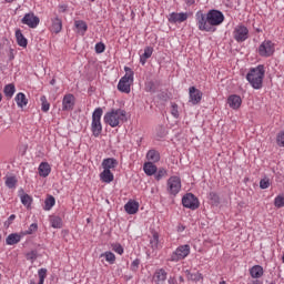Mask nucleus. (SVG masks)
Returning a JSON list of instances; mask_svg holds the SVG:
<instances>
[{
    "instance_id": "nucleus-1",
    "label": "nucleus",
    "mask_w": 284,
    "mask_h": 284,
    "mask_svg": "<svg viewBox=\"0 0 284 284\" xmlns=\"http://www.w3.org/2000/svg\"><path fill=\"white\" fill-rule=\"evenodd\" d=\"M195 21L201 32H216V26L225 21V16L219 10H210L206 14L203 11L195 13Z\"/></svg>"
},
{
    "instance_id": "nucleus-2",
    "label": "nucleus",
    "mask_w": 284,
    "mask_h": 284,
    "mask_svg": "<svg viewBox=\"0 0 284 284\" xmlns=\"http://www.w3.org/2000/svg\"><path fill=\"white\" fill-rule=\"evenodd\" d=\"M263 79H265V65L263 64L250 69L246 74V81H248L254 90L263 88Z\"/></svg>"
},
{
    "instance_id": "nucleus-3",
    "label": "nucleus",
    "mask_w": 284,
    "mask_h": 284,
    "mask_svg": "<svg viewBox=\"0 0 284 284\" xmlns=\"http://www.w3.org/2000/svg\"><path fill=\"white\" fill-rule=\"evenodd\" d=\"M126 112L125 110L112 109L111 111L104 114V123L110 125L111 128H119L123 121H125Z\"/></svg>"
},
{
    "instance_id": "nucleus-4",
    "label": "nucleus",
    "mask_w": 284,
    "mask_h": 284,
    "mask_svg": "<svg viewBox=\"0 0 284 284\" xmlns=\"http://www.w3.org/2000/svg\"><path fill=\"white\" fill-rule=\"evenodd\" d=\"M125 74L120 79L118 83V90L130 94V87L134 83V71L130 67L124 68Z\"/></svg>"
},
{
    "instance_id": "nucleus-5",
    "label": "nucleus",
    "mask_w": 284,
    "mask_h": 284,
    "mask_svg": "<svg viewBox=\"0 0 284 284\" xmlns=\"http://www.w3.org/2000/svg\"><path fill=\"white\" fill-rule=\"evenodd\" d=\"M191 247L190 244H183L178 246L168 257L170 263H179V261H184L190 256Z\"/></svg>"
},
{
    "instance_id": "nucleus-6",
    "label": "nucleus",
    "mask_w": 284,
    "mask_h": 284,
    "mask_svg": "<svg viewBox=\"0 0 284 284\" xmlns=\"http://www.w3.org/2000/svg\"><path fill=\"white\" fill-rule=\"evenodd\" d=\"M103 116V109L97 108L92 113L91 132L93 136H100L103 132V125L101 124V118Z\"/></svg>"
},
{
    "instance_id": "nucleus-7",
    "label": "nucleus",
    "mask_w": 284,
    "mask_h": 284,
    "mask_svg": "<svg viewBox=\"0 0 284 284\" xmlns=\"http://www.w3.org/2000/svg\"><path fill=\"white\" fill-rule=\"evenodd\" d=\"M275 51L276 48L274 45V42H272L271 40H264L257 48V54L260 57H263L264 59L272 57Z\"/></svg>"
},
{
    "instance_id": "nucleus-8",
    "label": "nucleus",
    "mask_w": 284,
    "mask_h": 284,
    "mask_svg": "<svg viewBox=\"0 0 284 284\" xmlns=\"http://www.w3.org/2000/svg\"><path fill=\"white\" fill-rule=\"evenodd\" d=\"M166 192L172 196H176L181 192V178L171 176L166 182Z\"/></svg>"
},
{
    "instance_id": "nucleus-9",
    "label": "nucleus",
    "mask_w": 284,
    "mask_h": 284,
    "mask_svg": "<svg viewBox=\"0 0 284 284\" xmlns=\"http://www.w3.org/2000/svg\"><path fill=\"white\" fill-rule=\"evenodd\" d=\"M49 23H50L49 30H50V32H53L54 34H59V32H61L63 30V20H61L59 14H57V12H54L50 17Z\"/></svg>"
},
{
    "instance_id": "nucleus-10",
    "label": "nucleus",
    "mask_w": 284,
    "mask_h": 284,
    "mask_svg": "<svg viewBox=\"0 0 284 284\" xmlns=\"http://www.w3.org/2000/svg\"><path fill=\"white\" fill-rule=\"evenodd\" d=\"M182 205L183 207H186L187 210H199V199L194 196L192 193H186L182 197Z\"/></svg>"
},
{
    "instance_id": "nucleus-11",
    "label": "nucleus",
    "mask_w": 284,
    "mask_h": 284,
    "mask_svg": "<svg viewBox=\"0 0 284 284\" xmlns=\"http://www.w3.org/2000/svg\"><path fill=\"white\" fill-rule=\"evenodd\" d=\"M248 34H250V30H247V27L243 24H239L237 27H235L233 31V37L235 41H237L239 43H243V41H247Z\"/></svg>"
},
{
    "instance_id": "nucleus-12",
    "label": "nucleus",
    "mask_w": 284,
    "mask_h": 284,
    "mask_svg": "<svg viewBox=\"0 0 284 284\" xmlns=\"http://www.w3.org/2000/svg\"><path fill=\"white\" fill-rule=\"evenodd\" d=\"M21 23H23V26H28V28L34 29L39 26V23H41V20L31 12L24 14V17L21 19Z\"/></svg>"
},
{
    "instance_id": "nucleus-13",
    "label": "nucleus",
    "mask_w": 284,
    "mask_h": 284,
    "mask_svg": "<svg viewBox=\"0 0 284 284\" xmlns=\"http://www.w3.org/2000/svg\"><path fill=\"white\" fill-rule=\"evenodd\" d=\"M202 99L203 92H201V90L195 87L189 88V102L192 103V105H199Z\"/></svg>"
},
{
    "instance_id": "nucleus-14",
    "label": "nucleus",
    "mask_w": 284,
    "mask_h": 284,
    "mask_svg": "<svg viewBox=\"0 0 284 284\" xmlns=\"http://www.w3.org/2000/svg\"><path fill=\"white\" fill-rule=\"evenodd\" d=\"M190 14L187 12H172L168 17V21L170 23L176 24V23H183L184 21H187Z\"/></svg>"
},
{
    "instance_id": "nucleus-15",
    "label": "nucleus",
    "mask_w": 284,
    "mask_h": 284,
    "mask_svg": "<svg viewBox=\"0 0 284 284\" xmlns=\"http://www.w3.org/2000/svg\"><path fill=\"white\" fill-rule=\"evenodd\" d=\"M74 95L72 93L65 94L62 100L63 112H72L74 110Z\"/></svg>"
},
{
    "instance_id": "nucleus-16",
    "label": "nucleus",
    "mask_w": 284,
    "mask_h": 284,
    "mask_svg": "<svg viewBox=\"0 0 284 284\" xmlns=\"http://www.w3.org/2000/svg\"><path fill=\"white\" fill-rule=\"evenodd\" d=\"M243 103V100L237 94H232L227 98V104L232 110H239Z\"/></svg>"
},
{
    "instance_id": "nucleus-17",
    "label": "nucleus",
    "mask_w": 284,
    "mask_h": 284,
    "mask_svg": "<svg viewBox=\"0 0 284 284\" xmlns=\"http://www.w3.org/2000/svg\"><path fill=\"white\" fill-rule=\"evenodd\" d=\"M38 170H39V175L42 176V179L50 176V173L52 172V168L48 162L40 163Z\"/></svg>"
},
{
    "instance_id": "nucleus-18",
    "label": "nucleus",
    "mask_w": 284,
    "mask_h": 284,
    "mask_svg": "<svg viewBox=\"0 0 284 284\" xmlns=\"http://www.w3.org/2000/svg\"><path fill=\"white\" fill-rule=\"evenodd\" d=\"M23 237V233H11L7 236L6 243L8 245H17V243H21V239Z\"/></svg>"
},
{
    "instance_id": "nucleus-19",
    "label": "nucleus",
    "mask_w": 284,
    "mask_h": 284,
    "mask_svg": "<svg viewBox=\"0 0 284 284\" xmlns=\"http://www.w3.org/2000/svg\"><path fill=\"white\" fill-rule=\"evenodd\" d=\"M146 160L149 163H159L161 161V153L154 149H151L146 153Z\"/></svg>"
},
{
    "instance_id": "nucleus-20",
    "label": "nucleus",
    "mask_w": 284,
    "mask_h": 284,
    "mask_svg": "<svg viewBox=\"0 0 284 284\" xmlns=\"http://www.w3.org/2000/svg\"><path fill=\"white\" fill-rule=\"evenodd\" d=\"M74 28L75 32H78V34H81V37H83L85 32H88V23L83 20H75Z\"/></svg>"
},
{
    "instance_id": "nucleus-21",
    "label": "nucleus",
    "mask_w": 284,
    "mask_h": 284,
    "mask_svg": "<svg viewBox=\"0 0 284 284\" xmlns=\"http://www.w3.org/2000/svg\"><path fill=\"white\" fill-rule=\"evenodd\" d=\"M119 165V162L114 158H106L102 161L103 170H114Z\"/></svg>"
},
{
    "instance_id": "nucleus-22",
    "label": "nucleus",
    "mask_w": 284,
    "mask_h": 284,
    "mask_svg": "<svg viewBox=\"0 0 284 284\" xmlns=\"http://www.w3.org/2000/svg\"><path fill=\"white\" fill-rule=\"evenodd\" d=\"M124 210L126 214H136L139 212V202L136 201H129L124 205Z\"/></svg>"
},
{
    "instance_id": "nucleus-23",
    "label": "nucleus",
    "mask_w": 284,
    "mask_h": 284,
    "mask_svg": "<svg viewBox=\"0 0 284 284\" xmlns=\"http://www.w3.org/2000/svg\"><path fill=\"white\" fill-rule=\"evenodd\" d=\"M143 170L146 176H154L155 172L158 171V168L154 164V162H145L143 165Z\"/></svg>"
},
{
    "instance_id": "nucleus-24",
    "label": "nucleus",
    "mask_w": 284,
    "mask_h": 284,
    "mask_svg": "<svg viewBox=\"0 0 284 284\" xmlns=\"http://www.w3.org/2000/svg\"><path fill=\"white\" fill-rule=\"evenodd\" d=\"M154 278L156 284L164 283V281L168 280V272H165L163 268H160L155 271Z\"/></svg>"
},
{
    "instance_id": "nucleus-25",
    "label": "nucleus",
    "mask_w": 284,
    "mask_h": 284,
    "mask_svg": "<svg viewBox=\"0 0 284 284\" xmlns=\"http://www.w3.org/2000/svg\"><path fill=\"white\" fill-rule=\"evenodd\" d=\"M154 52V49L152 47H146L144 49V53L142 55H140V63L142 65H145V63H148V59H150V57H152Z\"/></svg>"
},
{
    "instance_id": "nucleus-26",
    "label": "nucleus",
    "mask_w": 284,
    "mask_h": 284,
    "mask_svg": "<svg viewBox=\"0 0 284 284\" xmlns=\"http://www.w3.org/2000/svg\"><path fill=\"white\" fill-rule=\"evenodd\" d=\"M100 179L103 183H112V181H114V174L110 170H103L102 173H100Z\"/></svg>"
},
{
    "instance_id": "nucleus-27",
    "label": "nucleus",
    "mask_w": 284,
    "mask_h": 284,
    "mask_svg": "<svg viewBox=\"0 0 284 284\" xmlns=\"http://www.w3.org/2000/svg\"><path fill=\"white\" fill-rule=\"evenodd\" d=\"M250 274L252 278H261L264 274L263 266L254 265L250 268Z\"/></svg>"
},
{
    "instance_id": "nucleus-28",
    "label": "nucleus",
    "mask_w": 284,
    "mask_h": 284,
    "mask_svg": "<svg viewBox=\"0 0 284 284\" xmlns=\"http://www.w3.org/2000/svg\"><path fill=\"white\" fill-rule=\"evenodd\" d=\"M16 39H17V43H18V45H20V48H28V39H26L23 33L19 29L16 31Z\"/></svg>"
},
{
    "instance_id": "nucleus-29",
    "label": "nucleus",
    "mask_w": 284,
    "mask_h": 284,
    "mask_svg": "<svg viewBox=\"0 0 284 284\" xmlns=\"http://www.w3.org/2000/svg\"><path fill=\"white\" fill-rule=\"evenodd\" d=\"M16 103H17L18 108H26V105H28V98H26L23 92H19L16 95Z\"/></svg>"
},
{
    "instance_id": "nucleus-30",
    "label": "nucleus",
    "mask_w": 284,
    "mask_h": 284,
    "mask_svg": "<svg viewBox=\"0 0 284 284\" xmlns=\"http://www.w3.org/2000/svg\"><path fill=\"white\" fill-rule=\"evenodd\" d=\"M101 258H105L106 263H110V265H114L116 262V255L114 253L106 251L100 255Z\"/></svg>"
},
{
    "instance_id": "nucleus-31",
    "label": "nucleus",
    "mask_w": 284,
    "mask_h": 284,
    "mask_svg": "<svg viewBox=\"0 0 284 284\" xmlns=\"http://www.w3.org/2000/svg\"><path fill=\"white\" fill-rule=\"evenodd\" d=\"M14 92H17V88H14V84L12 83L7 84L3 89V93L7 99H12V97H14Z\"/></svg>"
},
{
    "instance_id": "nucleus-32",
    "label": "nucleus",
    "mask_w": 284,
    "mask_h": 284,
    "mask_svg": "<svg viewBox=\"0 0 284 284\" xmlns=\"http://www.w3.org/2000/svg\"><path fill=\"white\" fill-rule=\"evenodd\" d=\"M159 233L152 232V236H150V247L152 250H159Z\"/></svg>"
},
{
    "instance_id": "nucleus-33",
    "label": "nucleus",
    "mask_w": 284,
    "mask_h": 284,
    "mask_svg": "<svg viewBox=\"0 0 284 284\" xmlns=\"http://www.w3.org/2000/svg\"><path fill=\"white\" fill-rule=\"evenodd\" d=\"M55 203H57V200L54 199V196L49 195L44 201V210L47 212H50V210L54 207Z\"/></svg>"
},
{
    "instance_id": "nucleus-34",
    "label": "nucleus",
    "mask_w": 284,
    "mask_h": 284,
    "mask_svg": "<svg viewBox=\"0 0 284 284\" xmlns=\"http://www.w3.org/2000/svg\"><path fill=\"white\" fill-rule=\"evenodd\" d=\"M38 276H39V283L38 284H43L45 282V276H48V268H40L38 271ZM30 284H36L34 280H31Z\"/></svg>"
},
{
    "instance_id": "nucleus-35",
    "label": "nucleus",
    "mask_w": 284,
    "mask_h": 284,
    "mask_svg": "<svg viewBox=\"0 0 284 284\" xmlns=\"http://www.w3.org/2000/svg\"><path fill=\"white\" fill-rule=\"evenodd\" d=\"M189 281H193L194 283H199V281H203V274L201 273H191L190 271H186Z\"/></svg>"
},
{
    "instance_id": "nucleus-36",
    "label": "nucleus",
    "mask_w": 284,
    "mask_h": 284,
    "mask_svg": "<svg viewBox=\"0 0 284 284\" xmlns=\"http://www.w3.org/2000/svg\"><path fill=\"white\" fill-rule=\"evenodd\" d=\"M20 201L26 207H30L32 205V196H30L29 194H22L20 196Z\"/></svg>"
},
{
    "instance_id": "nucleus-37",
    "label": "nucleus",
    "mask_w": 284,
    "mask_h": 284,
    "mask_svg": "<svg viewBox=\"0 0 284 284\" xmlns=\"http://www.w3.org/2000/svg\"><path fill=\"white\" fill-rule=\"evenodd\" d=\"M6 185L9 190L17 187V176H8L6 178Z\"/></svg>"
},
{
    "instance_id": "nucleus-38",
    "label": "nucleus",
    "mask_w": 284,
    "mask_h": 284,
    "mask_svg": "<svg viewBox=\"0 0 284 284\" xmlns=\"http://www.w3.org/2000/svg\"><path fill=\"white\" fill-rule=\"evenodd\" d=\"M62 225H63V222H62L61 217H59V216L51 217V227L59 230L62 227Z\"/></svg>"
},
{
    "instance_id": "nucleus-39",
    "label": "nucleus",
    "mask_w": 284,
    "mask_h": 284,
    "mask_svg": "<svg viewBox=\"0 0 284 284\" xmlns=\"http://www.w3.org/2000/svg\"><path fill=\"white\" fill-rule=\"evenodd\" d=\"M41 110L42 112H49L50 111V102H48V98L45 95H41Z\"/></svg>"
},
{
    "instance_id": "nucleus-40",
    "label": "nucleus",
    "mask_w": 284,
    "mask_h": 284,
    "mask_svg": "<svg viewBox=\"0 0 284 284\" xmlns=\"http://www.w3.org/2000/svg\"><path fill=\"white\" fill-rule=\"evenodd\" d=\"M168 176V170L160 168L155 172V181H161V179Z\"/></svg>"
},
{
    "instance_id": "nucleus-41",
    "label": "nucleus",
    "mask_w": 284,
    "mask_h": 284,
    "mask_svg": "<svg viewBox=\"0 0 284 284\" xmlns=\"http://www.w3.org/2000/svg\"><path fill=\"white\" fill-rule=\"evenodd\" d=\"M39 230V225L37 223H32L29 229L22 232L23 236H28V234H34Z\"/></svg>"
},
{
    "instance_id": "nucleus-42",
    "label": "nucleus",
    "mask_w": 284,
    "mask_h": 284,
    "mask_svg": "<svg viewBox=\"0 0 284 284\" xmlns=\"http://www.w3.org/2000/svg\"><path fill=\"white\" fill-rule=\"evenodd\" d=\"M275 207H284V194L277 195L274 200Z\"/></svg>"
},
{
    "instance_id": "nucleus-43",
    "label": "nucleus",
    "mask_w": 284,
    "mask_h": 284,
    "mask_svg": "<svg viewBox=\"0 0 284 284\" xmlns=\"http://www.w3.org/2000/svg\"><path fill=\"white\" fill-rule=\"evenodd\" d=\"M171 114L172 116H174V119H179L180 114H179V104L172 102L171 103Z\"/></svg>"
},
{
    "instance_id": "nucleus-44",
    "label": "nucleus",
    "mask_w": 284,
    "mask_h": 284,
    "mask_svg": "<svg viewBox=\"0 0 284 284\" xmlns=\"http://www.w3.org/2000/svg\"><path fill=\"white\" fill-rule=\"evenodd\" d=\"M276 143L278 148H284V131H281L276 135Z\"/></svg>"
},
{
    "instance_id": "nucleus-45",
    "label": "nucleus",
    "mask_w": 284,
    "mask_h": 284,
    "mask_svg": "<svg viewBox=\"0 0 284 284\" xmlns=\"http://www.w3.org/2000/svg\"><path fill=\"white\" fill-rule=\"evenodd\" d=\"M37 258H39V253L37 251H31V252L27 253V260L31 261V263H34V261H37Z\"/></svg>"
},
{
    "instance_id": "nucleus-46",
    "label": "nucleus",
    "mask_w": 284,
    "mask_h": 284,
    "mask_svg": "<svg viewBox=\"0 0 284 284\" xmlns=\"http://www.w3.org/2000/svg\"><path fill=\"white\" fill-rule=\"evenodd\" d=\"M95 52L97 54H103V52H105V44L103 42H98L95 44Z\"/></svg>"
},
{
    "instance_id": "nucleus-47",
    "label": "nucleus",
    "mask_w": 284,
    "mask_h": 284,
    "mask_svg": "<svg viewBox=\"0 0 284 284\" xmlns=\"http://www.w3.org/2000/svg\"><path fill=\"white\" fill-rule=\"evenodd\" d=\"M261 190H267L270 187V178H264L260 181Z\"/></svg>"
},
{
    "instance_id": "nucleus-48",
    "label": "nucleus",
    "mask_w": 284,
    "mask_h": 284,
    "mask_svg": "<svg viewBox=\"0 0 284 284\" xmlns=\"http://www.w3.org/2000/svg\"><path fill=\"white\" fill-rule=\"evenodd\" d=\"M112 250L113 252H115L116 254H120V256L123 254L124 250L123 246L121 244H112Z\"/></svg>"
},
{
    "instance_id": "nucleus-49",
    "label": "nucleus",
    "mask_w": 284,
    "mask_h": 284,
    "mask_svg": "<svg viewBox=\"0 0 284 284\" xmlns=\"http://www.w3.org/2000/svg\"><path fill=\"white\" fill-rule=\"evenodd\" d=\"M139 265H141V260L135 258V260L131 263V272H138Z\"/></svg>"
},
{
    "instance_id": "nucleus-50",
    "label": "nucleus",
    "mask_w": 284,
    "mask_h": 284,
    "mask_svg": "<svg viewBox=\"0 0 284 284\" xmlns=\"http://www.w3.org/2000/svg\"><path fill=\"white\" fill-rule=\"evenodd\" d=\"M14 219H17V215L11 214L8 220L4 222V226L6 227H10V225H12V221H14Z\"/></svg>"
},
{
    "instance_id": "nucleus-51",
    "label": "nucleus",
    "mask_w": 284,
    "mask_h": 284,
    "mask_svg": "<svg viewBox=\"0 0 284 284\" xmlns=\"http://www.w3.org/2000/svg\"><path fill=\"white\" fill-rule=\"evenodd\" d=\"M145 91L146 92H154V83H152V82L146 83Z\"/></svg>"
},
{
    "instance_id": "nucleus-52",
    "label": "nucleus",
    "mask_w": 284,
    "mask_h": 284,
    "mask_svg": "<svg viewBox=\"0 0 284 284\" xmlns=\"http://www.w3.org/2000/svg\"><path fill=\"white\" fill-rule=\"evenodd\" d=\"M209 196L212 201H219V195L215 192H211Z\"/></svg>"
},
{
    "instance_id": "nucleus-53",
    "label": "nucleus",
    "mask_w": 284,
    "mask_h": 284,
    "mask_svg": "<svg viewBox=\"0 0 284 284\" xmlns=\"http://www.w3.org/2000/svg\"><path fill=\"white\" fill-rule=\"evenodd\" d=\"M58 8H59V12H62V13L68 11L67 4H60Z\"/></svg>"
},
{
    "instance_id": "nucleus-54",
    "label": "nucleus",
    "mask_w": 284,
    "mask_h": 284,
    "mask_svg": "<svg viewBox=\"0 0 284 284\" xmlns=\"http://www.w3.org/2000/svg\"><path fill=\"white\" fill-rule=\"evenodd\" d=\"M168 283L169 284H176V277H169V280H168Z\"/></svg>"
},
{
    "instance_id": "nucleus-55",
    "label": "nucleus",
    "mask_w": 284,
    "mask_h": 284,
    "mask_svg": "<svg viewBox=\"0 0 284 284\" xmlns=\"http://www.w3.org/2000/svg\"><path fill=\"white\" fill-rule=\"evenodd\" d=\"M196 0H186V4L187 6H194Z\"/></svg>"
},
{
    "instance_id": "nucleus-56",
    "label": "nucleus",
    "mask_w": 284,
    "mask_h": 284,
    "mask_svg": "<svg viewBox=\"0 0 284 284\" xmlns=\"http://www.w3.org/2000/svg\"><path fill=\"white\" fill-rule=\"evenodd\" d=\"M178 231H179V232H183V231H185V227H184L183 225H180V226L178 227Z\"/></svg>"
},
{
    "instance_id": "nucleus-57",
    "label": "nucleus",
    "mask_w": 284,
    "mask_h": 284,
    "mask_svg": "<svg viewBox=\"0 0 284 284\" xmlns=\"http://www.w3.org/2000/svg\"><path fill=\"white\" fill-rule=\"evenodd\" d=\"M17 0H4L6 3H14Z\"/></svg>"
},
{
    "instance_id": "nucleus-58",
    "label": "nucleus",
    "mask_w": 284,
    "mask_h": 284,
    "mask_svg": "<svg viewBox=\"0 0 284 284\" xmlns=\"http://www.w3.org/2000/svg\"><path fill=\"white\" fill-rule=\"evenodd\" d=\"M54 83H57V80H55V79H52V80L50 81V84H51V85H54Z\"/></svg>"
},
{
    "instance_id": "nucleus-59",
    "label": "nucleus",
    "mask_w": 284,
    "mask_h": 284,
    "mask_svg": "<svg viewBox=\"0 0 284 284\" xmlns=\"http://www.w3.org/2000/svg\"><path fill=\"white\" fill-rule=\"evenodd\" d=\"M179 281H180V283H183L185 280L183 278V276H180Z\"/></svg>"
},
{
    "instance_id": "nucleus-60",
    "label": "nucleus",
    "mask_w": 284,
    "mask_h": 284,
    "mask_svg": "<svg viewBox=\"0 0 284 284\" xmlns=\"http://www.w3.org/2000/svg\"><path fill=\"white\" fill-rule=\"evenodd\" d=\"M2 99H3V95L0 93V102L2 101Z\"/></svg>"
},
{
    "instance_id": "nucleus-61",
    "label": "nucleus",
    "mask_w": 284,
    "mask_h": 284,
    "mask_svg": "<svg viewBox=\"0 0 284 284\" xmlns=\"http://www.w3.org/2000/svg\"><path fill=\"white\" fill-rule=\"evenodd\" d=\"M220 284H225V281L220 282Z\"/></svg>"
},
{
    "instance_id": "nucleus-62",
    "label": "nucleus",
    "mask_w": 284,
    "mask_h": 284,
    "mask_svg": "<svg viewBox=\"0 0 284 284\" xmlns=\"http://www.w3.org/2000/svg\"><path fill=\"white\" fill-rule=\"evenodd\" d=\"M89 1H92V2H94L95 0H89Z\"/></svg>"
}]
</instances>
